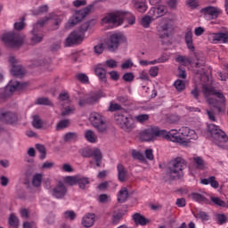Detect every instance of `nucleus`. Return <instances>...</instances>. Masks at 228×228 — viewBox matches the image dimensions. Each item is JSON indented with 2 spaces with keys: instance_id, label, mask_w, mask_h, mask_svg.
Listing matches in <instances>:
<instances>
[{
  "instance_id": "0e129e2a",
  "label": "nucleus",
  "mask_w": 228,
  "mask_h": 228,
  "mask_svg": "<svg viewBox=\"0 0 228 228\" xmlns=\"http://www.w3.org/2000/svg\"><path fill=\"white\" fill-rule=\"evenodd\" d=\"M49 10V7L47 5H42L38 7L37 11L36 12H33L34 15H39V13H45Z\"/></svg>"
},
{
  "instance_id": "09e8293b",
  "label": "nucleus",
  "mask_w": 228,
  "mask_h": 228,
  "mask_svg": "<svg viewBox=\"0 0 228 228\" xmlns=\"http://www.w3.org/2000/svg\"><path fill=\"white\" fill-rule=\"evenodd\" d=\"M132 156L134 159H139L140 161H143V159H145V156H143V153L136 150L132 151Z\"/></svg>"
},
{
  "instance_id": "a211bd4d",
  "label": "nucleus",
  "mask_w": 228,
  "mask_h": 228,
  "mask_svg": "<svg viewBox=\"0 0 228 228\" xmlns=\"http://www.w3.org/2000/svg\"><path fill=\"white\" fill-rule=\"evenodd\" d=\"M167 12H168V10L167 9V6L159 5L157 7H151L149 11V15H151L152 19L156 20V19H159V17H163V15H165Z\"/></svg>"
},
{
  "instance_id": "7c9ffc66",
  "label": "nucleus",
  "mask_w": 228,
  "mask_h": 228,
  "mask_svg": "<svg viewBox=\"0 0 228 228\" xmlns=\"http://www.w3.org/2000/svg\"><path fill=\"white\" fill-rule=\"evenodd\" d=\"M77 184H78V188H80V190H86V186L90 184V179L88 177L78 175Z\"/></svg>"
},
{
  "instance_id": "f3484780",
  "label": "nucleus",
  "mask_w": 228,
  "mask_h": 228,
  "mask_svg": "<svg viewBox=\"0 0 228 228\" xmlns=\"http://www.w3.org/2000/svg\"><path fill=\"white\" fill-rule=\"evenodd\" d=\"M9 62L12 65V68L11 69V74L14 76V77H24L26 69H24L22 66L15 65V63H17L15 57H10Z\"/></svg>"
},
{
  "instance_id": "680f3d73",
  "label": "nucleus",
  "mask_w": 228,
  "mask_h": 228,
  "mask_svg": "<svg viewBox=\"0 0 228 228\" xmlns=\"http://www.w3.org/2000/svg\"><path fill=\"white\" fill-rule=\"evenodd\" d=\"M217 222L220 225H224V224H225V222H227V216H225L224 214L217 215Z\"/></svg>"
},
{
  "instance_id": "bf43d9fd",
  "label": "nucleus",
  "mask_w": 228,
  "mask_h": 228,
  "mask_svg": "<svg viewBox=\"0 0 228 228\" xmlns=\"http://www.w3.org/2000/svg\"><path fill=\"white\" fill-rule=\"evenodd\" d=\"M64 218L74 220L76 218V213L72 210H68L64 212Z\"/></svg>"
},
{
  "instance_id": "5fc2aeb1",
  "label": "nucleus",
  "mask_w": 228,
  "mask_h": 228,
  "mask_svg": "<svg viewBox=\"0 0 228 228\" xmlns=\"http://www.w3.org/2000/svg\"><path fill=\"white\" fill-rule=\"evenodd\" d=\"M36 149L41 154L40 159H45V147L44 145H42V144H37L36 145Z\"/></svg>"
},
{
  "instance_id": "a878e982",
  "label": "nucleus",
  "mask_w": 228,
  "mask_h": 228,
  "mask_svg": "<svg viewBox=\"0 0 228 228\" xmlns=\"http://www.w3.org/2000/svg\"><path fill=\"white\" fill-rule=\"evenodd\" d=\"M191 197L194 202H199V204H209L210 202L209 200L206 198V196L198 192H192Z\"/></svg>"
},
{
  "instance_id": "6e6d98bb",
  "label": "nucleus",
  "mask_w": 228,
  "mask_h": 228,
  "mask_svg": "<svg viewBox=\"0 0 228 228\" xmlns=\"http://www.w3.org/2000/svg\"><path fill=\"white\" fill-rule=\"evenodd\" d=\"M195 217L200 218V220H205V221L209 220V216L208 215V213L202 212V211L197 213L195 215Z\"/></svg>"
},
{
  "instance_id": "79ce46f5",
  "label": "nucleus",
  "mask_w": 228,
  "mask_h": 228,
  "mask_svg": "<svg viewBox=\"0 0 228 228\" xmlns=\"http://www.w3.org/2000/svg\"><path fill=\"white\" fill-rule=\"evenodd\" d=\"M9 224L12 227H19V217L15 214H11L9 217Z\"/></svg>"
},
{
  "instance_id": "ddd939ff",
  "label": "nucleus",
  "mask_w": 228,
  "mask_h": 228,
  "mask_svg": "<svg viewBox=\"0 0 228 228\" xmlns=\"http://www.w3.org/2000/svg\"><path fill=\"white\" fill-rule=\"evenodd\" d=\"M3 42L8 47H19L22 45V42H24V38L19 33L9 32L4 34L2 37Z\"/></svg>"
},
{
  "instance_id": "473e14b6",
  "label": "nucleus",
  "mask_w": 228,
  "mask_h": 228,
  "mask_svg": "<svg viewBox=\"0 0 228 228\" xmlns=\"http://www.w3.org/2000/svg\"><path fill=\"white\" fill-rule=\"evenodd\" d=\"M85 138L89 143H97V135L92 130H86L85 133Z\"/></svg>"
},
{
  "instance_id": "4be33fe9",
  "label": "nucleus",
  "mask_w": 228,
  "mask_h": 228,
  "mask_svg": "<svg viewBox=\"0 0 228 228\" xmlns=\"http://www.w3.org/2000/svg\"><path fill=\"white\" fill-rule=\"evenodd\" d=\"M202 13L205 15H209L211 19H217L218 15H220V9L213 6H208L201 9Z\"/></svg>"
},
{
  "instance_id": "603ef678",
  "label": "nucleus",
  "mask_w": 228,
  "mask_h": 228,
  "mask_svg": "<svg viewBox=\"0 0 228 228\" xmlns=\"http://www.w3.org/2000/svg\"><path fill=\"white\" fill-rule=\"evenodd\" d=\"M122 213H114L112 216V224L114 225L118 224V223L120 222V220H122Z\"/></svg>"
},
{
  "instance_id": "c9c22d12",
  "label": "nucleus",
  "mask_w": 228,
  "mask_h": 228,
  "mask_svg": "<svg viewBox=\"0 0 228 228\" xmlns=\"http://www.w3.org/2000/svg\"><path fill=\"white\" fill-rule=\"evenodd\" d=\"M42 177H43L42 174L34 175L32 179L33 186H35L36 188H38V186L42 184Z\"/></svg>"
},
{
  "instance_id": "37998d69",
  "label": "nucleus",
  "mask_w": 228,
  "mask_h": 228,
  "mask_svg": "<svg viewBox=\"0 0 228 228\" xmlns=\"http://www.w3.org/2000/svg\"><path fill=\"white\" fill-rule=\"evenodd\" d=\"M77 139V133L69 132L64 135V142H72Z\"/></svg>"
},
{
  "instance_id": "f03ea898",
  "label": "nucleus",
  "mask_w": 228,
  "mask_h": 228,
  "mask_svg": "<svg viewBox=\"0 0 228 228\" xmlns=\"http://www.w3.org/2000/svg\"><path fill=\"white\" fill-rule=\"evenodd\" d=\"M167 140L175 143H186L188 140H197V133L188 126H183L179 130L172 129L169 132L167 131Z\"/></svg>"
},
{
  "instance_id": "6e6552de",
  "label": "nucleus",
  "mask_w": 228,
  "mask_h": 228,
  "mask_svg": "<svg viewBox=\"0 0 228 228\" xmlns=\"http://www.w3.org/2000/svg\"><path fill=\"white\" fill-rule=\"evenodd\" d=\"M185 167L186 162L183 159V158L178 157L170 162L167 170V174L170 179H179V177H181V172L184 170Z\"/></svg>"
},
{
  "instance_id": "9b49d317",
  "label": "nucleus",
  "mask_w": 228,
  "mask_h": 228,
  "mask_svg": "<svg viewBox=\"0 0 228 228\" xmlns=\"http://www.w3.org/2000/svg\"><path fill=\"white\" fill-rule=\"evenodd\" d=\"M89 120L94 129L98 133H104L108 129V123H106V118L99 112H93L89 117Z\"/></svg>"
},
{
  "instance_id": "a19ab883",
  "label": "nucleus",
  "mask_w": 228,
  "mask_h": 228,
  "mask_svg": "<svg viewBox=\"0 0 228 228\" xmlns=\"http://www.w3.org/2000/svg\"><path fill=\"white\" fill-rule=\"evenodd\" d=\"M186 4L191 10H197V8L200 6V2H199V0H186Z\"/></svg>"
},
{
  "instance_id": "3c124183",
  "label": "nucleus",
  "mask_w": 228,
  "mask_h": 228,
  "mask_svg": "<svg viewBox=\"0 0 228 228\" xmlns=\"http://www.w3.org/2000/svg\"><path fill=\"white\" fill-rule=\"evenodd\" d=\"M176 61H178V63H183V65H190L191 63L188 57L183 55H179L176 58Z\"/></svg>"
},
{
  "instance_id": "f704fd0d",
  "label": "nucleus",
  "mask_w": 228,
  "mask_h": 228,
  "mask_svg": "<svg viewBox=\"0 0 228 228\" xmlns=\"http://www.w3.org/2000/svg\"><path fill=\"white\" fill-rule=\"evenodd\" d=\"M152 20H156V19H153L152 16H151V14H149L148 12V15H145L142 17L141 24L143 28H149Z\"/></svg>"
},
{
  "instance_id": "de8ad7c7",
  "label": "nucleus",
  "mask_w": 228,
  "mask_h": 228,
  "mask_svg": "<svg viewBox=\"0 0 228 228\" xmlns=\"http://www.w3.org/2000/svg\"><path fill=\"white\" fill-rule=\"evenodd\" d=\"M77 177L78 175L66 176L65 183H67L68 184H70V186H74V184H77Z\"/></svg>"
},
{
  "instance_id": "2eb2a0df",
  "label": "nucleus",
  "mask_w": 228,
  "mask_h": 228,
  "mask_svg": "<svg viewBox=\"0 0 228 228\" xmlns=\"http://www.w3.org/2000/svg\"><path fill=\"white\" fill-rule=\"evenodd\" d=\"M49 20V18H43L42 20H38L37 24L34 25V28L32 29V35L31 42L33 44H40V42L44 39L43 36H39L38 33L42 31V28H44V25L45 22Z\"/></svg>"
},
{
  "instance_id": "c03bdc74",
  "label": "nucleus",
  "mask_w": 228,
  "mask_h": 228,
  "mask_svg": "<svg viewBox=\"0 0 228 228\" xmlns=\"http://www.w3.org/2000/svg\"><path fill=\"white\" fill-rule=\"evenodd\" d=\"M175 87L176 88L177 92H183V90L186 88V84H184V81L178 79L175 82Z\"/></svg>"
},
{
  "instance_id": "f257e3e1",
  "label": "nucleus",
  "mask_w": 228,
  "mask_h": 228,
  "mask_svg": "<svg viewBox=\"0 0 228 228\" xmlns=\"http://www.w3.org/2000/svg\"><path fill=\"white\" fill-rule=\"evenodd\" d=\"M203 94L207 99L208 104L216 108L218 113H222V108L225 107V96L224 93L215 89L211 86L204 85L202 87Z\"/></svg>"
},
{
  "instance_id": "2f4dec72",
  "label": "nucleus",
  "mask_w": 228,
  "mask_h": 228,
  "mask_svg": "<svg viewBox=\"0 0 228 228\" xmlns=\"http://www.w3.org/2000/svg\"><path fill=\"white\" fill-rule=\"evenodd\" d=\"M127 197H129V192L127 191V188L123 187L118 193V202H121V203L126 202V200H127Z\"/></svg>"
},
{
  "instance_id": "58836bf2",
  "label": "nucleus",
  "mask_w": 228,
  "mask_h": 228,
  "mask_svg": "<svg viewBox=\"0 0 228 228\" xmlns=\"http://www.w3.org/2000/svg\"><path fill=\"white\" fill-rule=\"evenodd\" d=\"M74 111H76L75 106H68L61 111V117H69V115H72Z\"/></svg>"
},
{
  "instance_id": "7ed1b4c3",
  "label": "nucleus",
  "mask_w": 228,
  "mask_h": 228,
  "mask_svg": "<svg viewBox=\"0 0 228 228\" xmlns=\"http://www.w3.org/2000/svg\"><path fill=\"white\" fill-rule=\"evenodd\" d=\"M126 19L128 24L133 26L136 22V18L131 12L118 11L116 13H109L102 19V24H114V26H120Z\"/></svg>"
},
{
  "instance_id": "cd10ccee",
  "label": "nucleus",
  "mask_w": 228,
  "mask_h": 228,
  "mask_svg": "<svg viewBox=\"0 0 228 228\" xmlns=\"http://www.w3.org/2000/svg\"><path fill=\"white\" fill-rule=\"evenodd\" d=\"M133 220L136 225H147L149 224V219L142 216L140 213H136L133 216Z\"/></svg>"
},
{
  "instance_id": "39448f33",
  "label": "nucleus",
  "mask_w": 228,
  "mask_h": 228,
  "mask_svg": "<svg viewBox=\"0 0 228 228\" xmlns=\"http://www.w3.org/2000/svg\"><path fill=\"white\" fill-rule=\"evenodd\" d=\"M208 131L210 133L211 138L216 145L224 149V143H227L228 142V137L225 132L215 124L208 125Z\"/></svg>"
},
{
  "instance_id": "6ab92c4d",
  "label": "nucleus",
  "mask_w": 228,
  "mask_h": 228,
  "mask_svg": "<svg viewBox=\"0 0 228 228\" xmlns=\"http://www.w3.org/2000/svg\"><path fill=\"white\" fill-rule=\"evenodd\" d=\"M184 42L187 45V49L191 53H195V45H193V31L191 28H187L184 34Z\"/></svg>"
},
{
  "instance_id": "0eeeda50",
  "label": "nucleus",
  "mask_w": 228,
  "mask_h": 228,
  "mask_svg": "<svg viewBox=\"0 0 228 228\" xmlns=\"http://www.w3.org/2000/svg\"><path fill=\"white\" fill-rule=\"evenodd\" d=\"M167 130H161L158 126H151L141 132L140 138L142 142H151L155 138H165L167 137Z\"/></svg>"
},
{
  "instance_id": "423d86ee",
  "label": "nucleus",
  "mask_w": 228,
  "mask_h": 228,
  "mask_svg": "<svg viewBox=\"0 0 228 228\" xmlns=\"http://www.w3.org/2000/svg\"><path fill=\"white\" fill-rule=\"evenodd\" d=\"M114 118L120 129L126 131V133H129V131H132L133 127H134V125L133 124V118L129 117V114L126 110L118 111L115 114Z\"/></svg>"
},
{
  "instance_id": "412c9836",
  "label": "nucleus",
  "mask_w": 228,
  "mask_h": 228,
  "mask_svg": "<svg viewBox=\"0 0 228 228\" xmlns=\"http://www.w3.org/2000/svg\"><path fill=\"white\" fill-rule=\"evenodd\" d=\"M213 42L215 44H228V31L226 32H218L212 35Z\"/></svg>"
},
{
  "instance_id": "e2e57ef3",
  "label": "nucleus",
  "mask_w": 228,
  "mask_h": 228,
  "mask_svg": "<svg viewBox=\"0 0 228 228\" xmlns=\"http://www.w3.org/2000/svg\"><path fill=\"white\" fill-rule=\"evenodd\" d=\"M94 159L96 163V167H100L101 163H102V152L100 151Z\"/></svg>"
},
{
  "instance_id": "bb28decb",
  "label": "nucleus",
  "mask_w": 228,
  "mask_h": 228,
  "mask_svg": "<svg viewBox=\"0 0 228 228\" xmlns=\"http://www.w3.org/2000/svg\"><path fill=\"white\" fill-rule=\"evenodd\" d=\"M101 150L97 148L93 149H85L82 151L83 158H95L98 154H100Z\"/></svg>"
},
{
  "instance_id": "8fccbe9b",
  "label": "nucleus",
  "mask_w": 228,
  "mask_h": 228,
  "mask_svg": "<svg viewBox=\"0 0 228 228\" xmlns=\"http://www.w3.org/2000/svg\"><path fill=\"white\" fill-rule=\"evenodd\" d=\"M86 97L87 98V102H89V104H94V102H97V101H99V99H101V96H99V94H94L92 95H87Z\"/></svg>"
},
{
  "instance_id": "69168bd1",
  "label": "nucleus",
  "mask_w": 228,
  "mask_h": 228,
  "mask_svg": "<svg viewBox=\"0 0 228 228\" xmlns=\"http://www.w3.org/2000/svg\"><path fill=\"white\" fill-rule=\"evenodd\" d=\"M73 6H75V8H79V6H86V0H75L73 2Z\"/></svg>"
},
{
  "instance_id": "a18cd8bd",
  "label": "nucleus",
  "mask_w": 228,
  "mask_h": 228,
  "mask_svg": "<svg viewBox=\"0 0 228 228\" xmlns=\"http://www.w3.org/2000/svg\"><path fill=\"white\" fill-rule=\"evenodd\" d=\"M32 126L36 129H42V119H40V117L38 116H34Z\"/></svg>"
},
{
  "instance_id": "e433bc0d",
  "label": "nucleus",
  "mask_w": 228,
  "mask_h": 228,
  "mask_svg": "<svg viewBox=\"0 0 228 228\" xmlns=\"http://www.w3.org/2000/svg\"><path fill=\"white\" fill-rule=\"evenodd\" d=\"M210 200L219 208H224L225 206V201L222 200V199H220L219 197L211 196Z\"/></svg>"
},
{
  "instance_id": "c85d7f7f",
  "label": "nucleus",
  "mask_w": 228,
  "mask_h": 228,
  "mask_svg": "<svg viewBox=\"0 0 228 228\" xmlns=\"http://www.w3.org/2000/svg\"><path fill=\"white\" fill-rule=\"evenodd\" d=\"M94 72L97 77H99L100 81H103L104 83H106V70L104 69V68H102L101 64L95 67Z\"/></svg>"
},
{
  "instance_id": "f8f14e48",
  "label": "nucleus",
  "mask_w": 228,
  "mask_h": 228,
  "mask_svg": "<svg viewBox=\"0 0 228 228\" xmlns=\"http://www.w3.org/2000/svg\"><path fill=\"white\" fill-rule=\"evenodd\" d=\"M99 1L95 0L91 4L87 5L86 8L77 11L76 13L69 20L68 24L69 26H76L78 22H81L82 20L86 17L94 10L95 4H97Z\"/></svg>"
},
{
  "instance_id": "9d476101",
  "label": "nucleus",
  "mask_w": 228,
  "mask_h": 228,
  "mask_svg": "<svg viewBox=\"0 0 228 228\" xmlns=\"http://www.w3.org/2000/svg\"><path fill=\"white\" fill-rule=\"evenodd\" d=\"M88 31V24H84L80 27L78 31L72 32L67 38L65 42L66 47H71L74 44H81L85 39V32Z\"/></svg>"
},
{
  "instance_id": "338daca9",
  "label": "nucleus",
  "mask_w": 228,
  "mask_h": 228,
  "mask_svg": "<svg viewBox=\"0 0 228 228\" xmlns=\"http://www.w3.org/2000/svg\"><path fill=\"white\" fill-rule=\"evenodd\" d=\"M14 29H17V31H20V29H24V19H22L21 21L14 23Z\"/></svg>"
},
{
  "instance_id": "13d9d810",
  "label": "nucleus",
  "mask_w": 228,
  "mask_h": 228,
  "mask_svg": "<svg viewBox=\"0 0 228 228\" xmlns=\"http://www.w3.org/2000/svg\"><path fill=\"white\" fill-rule=\"evenodd\" d=\"M159 72V68L158 66H153L150 69L149 74L151 77H156Z\"/></svg>"
},
{
  "instance_id": "ea45409f",
  "label": "nucleus",
  "mask_w": 228,
  "mask_h": 228,
  "mask_svg": "<svg viewBox=\"0 0 228 228\" xmlns=\"http://www.w3.org/2000/svg\"><path fill=\"white\" fill-rule=\"evenodd\" d=\"M36 103L43 106H51L53 104L51 100H49V98L46 97L38 98Z\"/></svg>"
},
{
  "instance_id": "5701e85b",
  "label": "nucleus",
  "mask_w": 228,
  "mask_h": 228,
  "mask_svg": "<svg viewBox=\"0 0 228 228\" xmlns=\"http://www.w3.org/2000/svg\"><path fill=\"white\" fill-rule=\"evenodd\" d=\"M95 222V214H86L82 218V225L83 227L90 228L94 226Z\"/></svg>"
},
{
  "instance_id": "864d4df0",
  "label": "nucleus",
  "mask_w": 228,
  "mask_h": 228,
  "mask_svg": "<svg viewBox=\"0 0 228 228\" xmlns=\"http://www.w3.org/2000/svg\"><path fill=\"white\" fill-rule=\"evenodd\" d=\"M77 79L80 81V83H84L85 85L88 84V76L85 73H79L77 75Z\"/></svg>"
},
{
  "instance_id": "393cba45",
  "label": "nucleus",
  "mask_w": 228,
  "mask_h": 228,
  "mask_svg": "<svg viewBox=\"0 0 228 228\" xmlns=\"http://www.w3.org/2000/svg\"><path fill=\"white\" fill-rule=\"evenodd\" d=\"M134 8L137 10L140 13H145L147 12V3L142 0H132Z\"/></svg>"
},
{
  "instance_id": "72a5a7b5",
  "label": "nucleus",
  "mask_w": 228,
  "mask_h": 228,
  "mask_svg": "<svg viewBox=\"0 0 228 228\" xmlns=\"http://www.w3.org/2000/svg\"><path fill=\"white\" fill-rule=\"evenodd\" d=\"M70 126V119H62L58 122L56 126V131H61L63 129H67Z\"/></svg>"
},
{
  "instance_id": "20e7f679",
  "label": "nucleus",
  "mask_w": 228,
  "mask_h": 228,
  "mask_svg": "<svg viewBox=\"0 0 228 228\" xmlns=\"http://www.w3.org/2000/svg\"><path fill=\"white\" fill-rule=\"evenodd\" d=\"M125 37L122 34H112L106 43H100L94 47V51L96 54H102L104 50L115 53L118 49V44L124 42Z\"/></svg>"
},
{
  "instance_id": "dca6fc26",
  "label": "nucleus",
  "mask_w": 228,
  "mask_h": 228,
  "mask_svg": "<svg viewBox=\"0 0 228 228\" xmlns=\"http://www.w3.org/2000/svg\"><path fill=\"white\" fill-rule=\"evenodd\" d=\"M19 120L17 113L12 111H3L0 110V122H4V124H15Z\"/></svg>"
},
{
  "instance_id": "4d7b16f0",
  "label": "nucleus",
  "mask_w": 228,
  "mask_h": 228,
  "mask_svg": "<svg viewBox=\"0 0 228 228\" xmlns=\"http://www.w3.org/2000/svg\"><path fill=\"white\" fill-rule=\"evenodd\" d=\"M105 65H107L109 69H117L118 62L113 59H110L105 61Z\"/></svg>"
},
{
  "instance_id": "4c0bfd02",
  "label": "nucleus",
  "mask_w": 228,
  "mask_h": 228,
  "mask_svg": "<svg viewBox=\"0 0 228 228\" xmlns=\"http://www.w3.org/2000/svg\"><path fill=\"white\" fill-rule=\"evenodd\" d=\"M193 162L195 163L199 170H204V167H205L204 159H202L200 157H194Z\"/></svg>"
},
{
  "instance_id": "052dcab7",
  "label": "nucleus",
  "mask_w": 228,
  "mask_h": 228,
  "mask_svg": "<svg viewBox=\"0 0 228 228\" xmlns=\"http://www.w3.org/2000/svg\"><path fill=\"white\" fill-rule=\"evenodd\" d=\"M123 79L126 83H131V81L134 80V75L133 73H126L123 75Z\"/></svg>"
},
{
  "instance_id": "49530a36",
  "label": "nucleus",
  "mask_w": 228,
  "mask_h": 228,
  "mask_svg": "<svg viewBox=\"0 0 228 228\" xmlns=\"http://www.w3.org/2000/svg\"><path fill=\"white\" fill-rule=\"evenodd\" d=\"M150 116L148 114H140L138 116H135V120L139 122V124H144V122H147Z\"/></svg>"
},
{
  "instance_id": "4468645a",
  "label": "nucleus",
  "mask_w": 228,
  "mask_h": 228,
  "mask_svg": "<svg viewBox=\"0 0 228 228\" xmlns=\"http://www.w3.org/2000/svg\"><path fill=\"white\" fill-rule=\"evenodd\" d=\"M160 38H168L172 33V21L170 19H163L157 28Z\"/></svg>"
},
{
  "instance_id": "b1692460",
  "label": "nucleus",
  "mask_w": 228,
  "mask_h": 228,
  "mask_svg": "<svg viewBox=\"0 0 228 228\" xmlns=\"http://www.w3.org/2000/svg\"><path fill=\"white\" fill-rule=\"evenodd\" d=\"M200 184H204L205 186H208V184H210L212 188H215L216 190L220 187V183L218 181H216V177L215 176H209L208 178H203L200 180Z\"/></svg>"
},
{
  "instance_id": "1a4fd4ad",
  "label": "nucleus",
  "mask_w": 228,
  "mask_h": 228,
  "mask_svg": "<svg viewBox=\"0 0 228 228\" xmlns=\"http://www.w3.org/2000/svg\"><path fill=\"white\" fill-rule=\"evenodd\" d=\"M28 86V83H20L17 80H11L8 85L0 89V99H8V97H12L13 95V92H20V90H24Z\"/></svg>"
},
{
  "instance_id": "aec40b11",
  "label": "nucleus",
  "mask_w": 228,
  "mask_h": 228,
  "mask_svg": "<svg viewBox=\"0 0 228 228\" xmlns=\"http://www.w3.org/2000/svg\"><path fill=\"white\" fill-rule=\"evenodd\" d=\"M67 193V188L61 183H60L55 188L53 189V197L55 199H63Z\"/></svg>"
},
{
  "instance_id": "c756f323",
  "label": "nucleus",
  "mask_w": 228,
  "mask_h": 228,
  "mask_svg": "<svg viewBox=\"0 0 228 228\" xmlns=\"http://www.w3.org/2000/svg\"><path fill=\"white\" fill-rule=\"evenodd\" d=\"M117 168L118 181L124 183V181H126V177H127V170H126V167H124V165L122 164H118Z\"/></svg>"
},
{
  "instance_id": "774afa93",
  "label": "nucleus",
  "mask_w": 228,
  "mask_h": 228,
  "mask_svg": "<svg viewBox=\"0 0 228 228\" xmlns=\"http://www.w3.org/2000/svg\"><path fill=\"white\" fill-rule=\"evenodd\" d=\"M145 157L147 158V159H150V161H152V159H154V154L152 153L151 149H148L145 151Z\"/></svg>"
}]
</instances>
